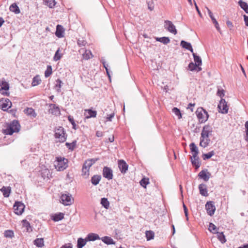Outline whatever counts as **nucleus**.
I'll list each match as a JSON object with an SVG mask.
<instances>
[{
	"mask_svg": "<svg viewBox=\"0 0 248 248\" xmlns=\"http://www.w3.org/2000/svg\"><path fill=\"white\" fill-rule=\"evenodd\" d=\"M20 129V125L16 120H14L7 124V128L3 130L6 135H12L15 132H18Z\"/></svg>",
	"mask_w": 248,
	"mask_h": 248,
	"instance_id": "1",
	"label": "nucleus"
},
{
	"mask_svg": "<svg viewBox=\"0 0 248 248\" xmlns=\"http://www.w3.org/2000/svg\"><path fill=\"white\" fill-rule=\"evenodd\" d=\"M54 132L56 142L63 143L66 140L67 135L64 128L62 126H59L58 127L55 128Z\"/></svg>",
	"mask_w": 248,
	"mask_h": 248,
	"instance_id": "2",
	"label": "nucleus"
},
{
	"mask_svg": "<svg viewBox=\"0 0 248 248\" xmlns=\"http://www.w3.org/2000/svg\"><path fill=\"white\" fill-rule=\"evenodd\" d=\"M67 163V159L64 157H58L55 164V168L59 171L63 170L68 167Z\"/></svg>",
	"mask_w": 248,
	"mask_h": 248,
	"instance_id": "3",
	"label": "nucleus"
},
{
	"mask_svg": "<svg viewBox=\"0 0 248 248\" xmlns=\"http://www.w3.org/2000/svg\"><path fill=\"white\" fill-rule=\"evenodd\" d=\"M196 113L200 123H203L207 120L209 115L205 109L202 108H199L197 109Z\"/></svg>",
	"mask_w": 248,
	"mask_h": 248,
	"instance_id": "4",
	"label": "nucleus"
},
{
	"mask_svg": "<svg viewBox=\"0 0 248 248\" xmlns=\"http://www.w3.org/2000/svg\"><path fill=\"white\" fill-rule=\"evenodd\" d=\"M74 198L72 195L67 193L62 194L61 197V202L64 205H70L74 202Z\"/></svg>",
	"mask_w": 248,
	"mask_h": 248,
	"instance_id": "5",
	"label": "nucleus"
},
{
	"mask_svg": "<svg viewBox=\"0 0 248 248\" xmlns=\"http://www.w3.org/2000/svg\"><path fill=\"white\" fill-rule=\"evenodd\" d=\"M93 163L92 160H87L84 163L82 169V176L85 179L88 178L89 176V170L92 166Z\"/></svg>",
	"mask_w": 248,
	"mask_h": 248,
	"instance_id": "6",
	"label": "nucleus"
},
{
	"mask_svg": "<svg viewBox=\"0 0 248 248\" xmlns=\"http://www.w3.org/2000/svg\"><path fill=\"white\" fill-rule=\"evenodd\" d=\"M218 112L222 114H226L228 112V106L225 99L221 98L218 105Z\"/></svg>",
	"mask_w": 248,
	"mask_h": 248,
	"instance_id": "7",
	"label": "nucleus"
},
{
	"mask_svg": "<svg viewBox=\"0 0 248 248\" xmlns=\"http://www.w3.org/2000/svg\"><path fill=\"white\" fill-rule=\"evenodd\" d=\"M164 28L170 33L176 34L177 33L175 26L172 22L170 20H165L164 22Z\"/></svg>",
	"mask_w": 248,
	"mask_h": 248,
	"instance_id": "8",
	"label": "nucleus"
},
{
	"mask_svg": "<svg viewBox=\"0 0 248 248\" xmlns=\"http://www.w3.org/2000/svg\"><path fill=\"white\" fill-rule=\"evenodd\" d=\"M25 205L19 202H16L14 205V209L16 214L21 215L24 212Z\"/></svg>",
	"mask_w": 248,
	"mask_h": 248,
	"instance_id": "9",
	"label": "nucleus"
},
{
	"mask_svg": "<svg viewBox=\"0 0 248 248\" xmlns=\"http://www.w3.org/2000/svg\"><path fill=\"white\" fill-rule=\"evenodd\" d=\"M205 208L208 215L212 216L214 214L216 207L213 202H207L205 204Z\"/></svg>",
	"mask_w": 248,
	"mask_h": 248,
	"instance_id": "10",
	"label": "nucleus"
},
{
	"mask_svg": "<svg viewBox=\"0 0 248 248\" xmlns=\"http://www.w3.org/2000/svg\"><path fill=\"white\" fill-rule=\"evenodd\" d=\"M103 176L108 180H111L113 178L112 170L109 167H104L103 170Z\"/></svg>",
	"mask_w": 248,
	"mask_h": 248,
	"instance_id": "11",
	"label": "nucleus"
},
{
	"mask_svg": "<svg viewBox=\"0 0 248 248\" xmlns=\"http://www.w3.org/2000/svg\"><path fill=\"white\" fill-rule=\"evenodd\" d=\"M212 132V127L209 125H206L203 127L201 133V137L202 138H208Z\"/></svg>",
	"mask_w": 248,
	"mask_h": 248,
	"instance_id": "12",
	"label": "nucleus"
},
{
	"mask_svg": "<svg viewBox=\"0 0 248 248\" xmlns=\"http://www.w3.org/2000/svg\"><path fill=\"white\" fill-rule=\"evenodd\" d=\"M205 8L207 9L208 15H209L210 17L211 18L213 24H214L216 29L218 31H220V29L219 28V24H218L217 21V20L214 17L213 13H212V12L210 11V10L207 7H206Z\"/></svg>",
	"mask_w": 248,
	"mask_h": 248,
	"instance_id": "13",
	"label": "nucleus"
},
{
	"mask_svg": "<svg viewBox=\"0 0 248 248\" xmlns=\"http://www.w3.org/2000/svg\"><path fill=\"white\" fill-rule=\"evenodd\" d=\"M199 177L205 181H207L210 178L211 173L207 172V170H202L198 174Z\"/></svg>",
	"mask_w": 248,
	"mask_h": 248,
	"instance_id": "14",
	"label": "nucleus"
},
{
	"mask_svg": "<svg viewBox=\"0 0 248 248\" xmlns=\"http://www.w3.org/2000/svg\"><path fill=\"white\" fill-rule=\"evenodd\" d=\"M118 166L122 173H125L128 169V165L123 160H120L118 162Z\"/></svg>",
	"mask_w": 248,
	"mask_h": 248,
	"instance_id": "15",
	"label": "nucleus"
},
{
	"mask_svg": "<svg viewBox=\"0 0 248 248\" xmlns=\"http://www.w3.org/2000/svg\"><path fill=\"white\" fill-rule=\"evenodd\" d=\"M84 116L85 118L89 119L90 118H94L96 116L97 112L95 110H93L91 109H85Z\"/></svg>",
	"mask_w": 248,
	"mask_h": 248,
	"instance_id": "16",
	"label": "nucleus"
},
{
	"mask_svg": "<svg viewBox=\"0 0 248 248\" xmlns=\"http://www.w3.org/2000/svg\"><path fill=\"white\" fill-rule=\"evenodd\" d=\"M199 189L200 194L203 196L207 197L208 196L207 186L205 184H202L199 186Z\"/></svg>",
	"mask_w": 248,
	"mask_h": 248,
	"instance_id": "17",
	"label": "nucleus"
},
{
	"mask_svg": "<svg viewBox=\"0 0 248 248\" xmlns=\"http://www.w3.org/2000/svg\"><path fill=\"white\" fill-rule=\"evenodd\" d=\"M1 108L3 110H6L11 108L12 103L9 99H5L4 102L0 101Z\"/></svg>",
	"mask_w": 248,
	"mask_h": 248,
	"instance_id": "18",
	"label": "nucleus"
},
{
	"mask_svg": "<svg viewBox=\"0 0 248 248\" xmlns=\"http://www.w3.org/2000/svg\"><path fill=\"white\" fill-rule=\"evenodd\" d=\"M50 108L49 112L55 115H58L60 114V110L58 107L55 104L50 105Z\"/></svg>",
	"mask_w": 248,
	"mask_h": 248,
	"instance_id": "19",
	"label": "nucleus"
},
{
	"mask_svg": "<svg viewBox=\"0 0 248 248\" xmlns=\"http://www.w3.org/2000/svg\"><path fill=\"white\" fill-rule=\"evenodd\" d=\"M210 142V140L209 137L202 138L201 137L200 145L203 148H206L209 145Z\"/></svg>",
	"mask_w": 248,
	"mask_h": 248,
	"instance_id": "20",
	"label": "nucleus"
},
{
	"mask_svg": "<svg viewBox=\"0 0 248 248\" xmlns=\"http://www.w3.org/2000/svg\"><path fill=\"white\" fill-rule=\"evenodd\" d=\"M192 165L196 167V169H198L200 167L201 165V163L199 162V157L198 155H195V157H194V155H192L190 157Z\"/></svg>",
	"mask_w": 248,
	"mask_h": 248,
	"instance_id": "21",
	"label": "nucleus"
},
{
	"mask_svg": "<svg viewBox=\"0 0 248 248\" xmlns=\"http://www.w3.org/2000/svg\"><path fill=\"white\" fill-rule=\"evenodd\" d=\"M86 238L87 241H95L100 239L99 236L97 234L94 233H89Z\"/></svg>",
	"mask_w": 248,
	"mask_h": 248,
	"instance_id": "22",
	"label": "nucleus"
},
{
	"mask_svg": "<svg viewBox=\"0 0 248 248\" xmlns=\"http://www.w3.org/2000/svg\"><path fill=\"white\" fill-rule=\"evenodd\" d=\"M190 149L192 153V155H194V157H195V155H198L199 150L198 147L196 146L194 143H190Z\"/></svg>",
	"mask_w": 248,
	"mask_h": 248,
	"instance_id": "23",
	"label": "nucleus"
},
{
	"mask_svg": "<svg viewBox=\"0 0 248 248\" xmlns=\"http://www.w3.org/2000/svg\"><path fill=\"white\" fill-rule=\"evenodd\" d=\"M0 190L2 192L4 197L7 198L8 197L10 194L11 188L10 186H3Z\"/></svg>",
	"mask_w": 248,
	"mask_h": 248,
	"instance_id": "24",
	"label": "nucleus"
},
{
	"mask_svg": "<svg viewBox=\"0 0 248 248\" xmlns=\"http://www.w3.org/2000/svg\"><path fill=\"white\" fill-rule=\"evenodd\" d=\"M181 46L183 48H185L190 51L191 52H193V49L192 48V46L190 43L187 42L185 41L182 40L181 42Z\"/></svg>",
	"mask_w": 248,
	"mask_h": 248,
	"instance_id": "25",
	"label": "nucleus"
},
{
	"mask_svg": "<svg viewBox=\"0 0 248 248\" xmlns=\"http://www.w3.org/2000/svg\"><path fill=\"white\" fill-rule=\"evenodd\" d=\"M101 179V176L100 175H93L91 180V183L93 185L96 186L98 184Z\"/></svg>",
	"mask_w": 248,
	"mask_h": 248,
	"instance_id": "26",
	"label": "nucleus"
},
{
	"mask_svg": "<svg viewBox=\"0 0 248 248\" xmlns=\"http://www.w3.org/2000/svg\"><path fill=\"white\" fill-rule=\"evenodd\" d=\"M63 29L62 26L58 25L56 27V31L55 32L56 35L59 37L61 38L63 36Z\"/></svg>",
	"mask_w": 248,
	"mask_h": 248,
	"instance_id": "27",
	"label": "nucleus"
},
{
	"mask_svg": "<svg viewBox=\"0 0 248 248\" xmlns=\"http://www.w3.org/2000/svg\"><path fill=\"white\" fill-rule=\"evenodd\" d=\"M87 240L86 238L83 239L82 238H79L77 241V248H82L87 243Z\"/></svg>",
	"mask_w": 248,
	"mask_h": 248,
	"instance_id": "28",
	"label": "nucleus"
},
{
	"mask_svg": "<svg viewBox=\"0 0 248 248\" xmlns=\"http://www.w3.org/2000/svg\"><path fill=\"white\" fill-rule=\"evenodd\" d=\"M156 41L160 42L164 45H167L170 42V39L168 37H156Z\"/></svg>",
	"mask_w": 248,
	"mask_h": 248,
	"instance_id": "29",
	"label": "nucleus"
},
{
	"mask_svg": "<svg viewBox=\"0 0 248 248\" xmlns=\"http://www.w3.org/2000/svg\"><path fill=\"white\" fill-rule=\"evenodd\" d=\"M102 241L105 244L107 245H110V244H115V243L113 241V240L110 237L108 236H104L101 238Z\"/></svg>",
	"mask_w": 248,
	"mask_h": 248,
	"instance_id": "30",
	"label": "nucleus"
},
{
	"mask_svg": "<svg viewBox=\"0 0 248 248\" xmlns=\"http://www.w3.org/2000/svg\"><path fill=\"white\" fill-rule=\"evenodd\" d=\"M188 68L190 71L197 70L198 72L202 70V68L198 66L196 64L193 62H190L188 64Z\"/></svg>",
	"mask_w": 248,
	"mask_h": 248,
	"instance_id": "31",
	"label": "nucleus"
},
{
	"mask_svg": "<svg viewBox=\"0 0 248 248\" xmlns=\"http://www.w3.org/2000/svg\"><path fill=\"white\" fill-rule=\"evenodd\" d=\"M238 4L247 14H248V4L246 2L240 0Z\"/></svg>",
	"mask_w": 248,
	"mask_h": 248,
	"instance_id": "32",
	"label": "nucleus"
},
{
	"mask_svg": "<svg viewBox=\"0 0 248 248\" xmlns=\"http://www.w3.org/2000/svg\"><path fill=\"white\" fill-rule=\"evenodd\" d=\"M83 58L86 60L90 59L93 57V55L90 50L86 49L82 54Z\"/></svg>",
	"mask_w": 248,
	"mask_h": 248,
	"instance_id": "33",
	"label": "nucleus"
},
{
	"mask_svg": "<svg viewBox=\"0 0 248 248\" xmlns=\"http://www.w3.org/2000/svg\"><path fill=\"white\" fill-rule=\"evenodd\" d=\"M9 9L11 12H14L16 14L20 13V9L16 3H13L10 6Z\"/></svg>",
	"mask_w": 248,
	"mask_h": 248,
	"instance_id": "34",
	"label": "nucleus"
},
{
	"mask_svg": "<svg viewBox=\"0 0 248 248\" xmlns=\"http://www.w3.org/2000/svg\"><path fill=\"white\" fill-rule=\"evenodd\" d=\"M192 53L193 56L195 63L200 67V66L202 64V61L201 57L197 55L193 52Z\"/></svg>",
	"mask_w": 248,
	"mask_h": 248,
	"instance_id": "35",
	"label": "nucleus"
},
{
	"mask_svg": "<svg viewBox=\"0 0 248 248\" xmlns=\"http://www.w3.org/2000/svg\"><path fill=\"white\" fill-rule=\"evenodd\" d=\"M64 218V214L62 213L55 214L52 217V219L54 221H58Z\"/></svg>",
	"mask_w": 248,
	"mask_h": 248,
	"instance_id": "36",
	"label": "nucleus"
},
{
	"mask_svg": "<svg viewBox=\"0 0 248 248\" xmlns=\"http://www.w3.org/2000/svg\"><path fill=\"white\" fill-rule=\"evenodd\" d=\"M41 80L39 76L36 75L33 78L31 85L32 86H37L41 83Z\"/></svg>",
	"mask_w": 248,
	"mask_h": 248,
	"instance_id": "37",
	"label": "nucleus"
},
{
	"mask_svg": "<svg viewBox=\"0 0 248 248\" xmlns=\"http://www.w3.org/2000/svg\"><path fill=\"white\" fill-rule=\"evenodd\" d=\"M77 144V141L74 140L72 143L66 142L65 145L68 148L69 150L73 151L76 148Z\"/></svg>",
	"mask_w": 248,
	"mask_h": 248,
	"instance_id": "38",
	"label": "nucleus"
},
{
	"mask_svg": "<svg viewBox=\"0 0 248 248\" xmlns=\"http://www.w3.org/2000/svg\"><path fill=\"white\" fill-rule=\"evenodd\" d=\"M217 238L220 241V242L222 244L225 243L226 241V240L225 235L223 234V233L222 232H217Z\"/></svg>",
	"mask_w": 248,
	"mask_h": 248,
	"instance_id": "39",
	"label": "nucleus"
},
{
	"mask_svg": "<svg viewBox=\"0 0 248 248\" xmlns=\"http://www.w3.org/2000/svg\"><path fill=\"white\" fill-rule=\"evenodd\" d=\"M101 204L106 209H108L109 206V202L108 199L105 198H103L101 199Z\"/></svg>",
	"mask_w": 248,
	"mask_h": 248,
	"instance_id": "40",
	"label": "nucleus"
},
{
	"mask_svg": "<svg viewBox=\"0 0 248 248\" xmlns=\"http://www.w3.org/2000/svg\"><path fill=\"white\" fill-rule=\"evenodd\" d=\"M34 244L38 247H42L44 246L43 238H37L34 241Z\"/></svg>",
	"mask_w": 248,
	"mask_h": 248,
	"instance_id": "41",
	"label": "nucleus"
},
{
	"mask_svg": "<svg viewBox=\"0 0 248 248\" xmlns=\"http://www.w3.org/2000/svg\"><path fill=\"white\" fill-rule=\"evenodd\" d=\"M60 48H58V49L55 52V54L53 57V60L54 61H58L62 58V54L60 53Z\"/></svg>",
	"mask_w": 248,
	"mask_h": 248,
	"instance_id": "42",
	"label": "nucleus"
},
{
	"mask_svg": "<svg viewBox=\"0 0 248 248\" xmlns=\"http://www.w3.org/2000/svg\"><path fill=\"white\" fill-rule=\"evenodd\" d=\"M146 237L147 240H150L154 238L155 233L152 231H147L145 232Z\"/></svg>",
	"mask_w": 248,
	"mask_h": 248,
	"instance_id": "43",
	"label": "nucleus"
},
{
	"mask_svg": "<svg viewBox=\"0 0 248 248\" xmlns=\"http://www.w3.org/2000/svg\"><path fill=\"white\" fill-rule=\"evenodd\" d=\"M26 113L33 117H35L36 116V114L34 111V110L32 108H28L26 109Z\"/></svg>",
	"mask_w": 248,
	"mask_h": 248,
	"instance_id": "44",
	"label": "nucleus"
},
{
	"mask_svg": "<svg viewBox=\"0 0 248 248\" xmlns=\"http://www.w3.org/2000/svg\"><path fill=\"white\" fill-rule=\"evenodd\" d=\"M45 2L46 4L51 8H53L56 4L55 0H45Z\"/></svg>",
	"mask_w": 248,
	"mask_h": 248,
	"instance_id": "45",
	"label": "nucleus"
},
{
	"mask_svg": "<svg viewBox=\"0 0 248 248\" xmlns=\"http://www.w3.org/2000/svg\"><path fill=\"white\" fill-rule=\"evenodd\" d=\"M52 73V67L50 65H47V68L45 72V76L46 78L49 77Z\"/></svg>",
	"mask_w": 248,
	"mask_h": 248,
	"instance_id": "46",
	"label": "nucleus"
},
{
	"mask_svg": "<svg viewBox=\"0 0 248 248\" xmlns=\"http://www.w3.org/2000/svg\"><path fill=\"white\" fill-rule=\"evenodd\" d=\"M172 112L178 117V119L182 118V114L179 109L177 108H174L172 109Z\"/></svg>",
	"mask_w": 248,
	"mask_h": 248,
	"instance_id": "47",
	"label": "nucleus"
},
{
	"mask_svg": "<svg viewBox=\"0 0 248 248\" xmlns=\"http://www.w3.org/2000/svg\"><path fill=\"white\" fill-rule=\"evenodd\" d=\"M215 155V153L213 151H212L207 154L203 155V159L206 160L210 158L212 156Z\"/></svg>",
	"mask_w": 248,
	"mask_h": 248,
	"instance_id": "48",
	"label": "nucleus"
},
{
	"mask_svg": "<svg viewBox=\"0 0 248 248\" xmlns=\"http://www.w3.org/2000/svg\"><path fill=\"white\" fill-rule=\"evenodd\" d=\"M56 84H55V88H58L59 89L57 90L58 92H61V88L62 87V80L60 79H58L56 80Z\"/></svg>",
	"mask_w": 248,
	"mask_h": 248,
	"instance_id": "49",
	"label": "nucleus"
},
{
	"mask_svg": "<svg viewBox=\"0 0 248 248\" xmlns=\"http://www.w3.org/2000/svg\"><path fill=\"white\" fill-rule=\"evenodd\" d=\"M148 184H149V179H148L143 178L140 181V185L145 188L146 187L147 185Z\"/></svg>",
	"mask_w": 248,
	"mask_h": 248,
	"instance_id": "50",
	"label": "nucleus"
},
{
	"mask_svg": "<svg viewBox=\"0 0 248 248\" xmlns=\"http://www.w3.org/2000/svg\"><path fill=\"white\" fill-rule=\"evenodd\" d=\"M68 120L70 122V123L72 124V126H73V128L74 129H76L77 128H76V124L75 122V121L74 120V119L72 117H71L70 116H69L68 117Z\"/></svg>",
	"mask_w": 248,
	"mask_h": 248,
	"instance_id": "51",
	"label": "nucleus"
},
{
	"mask_svg": "<svg viewBox=\"0 0 248 248\" xmlns=\"http://www.w3.org/2000/svg\"><path fill=\"white\" fill-rule=\"evenodd\" d=\"M217 229L216 226L213 224L212 223H210L209 224V230L214 233L213 231H216Z\"/></svg>",
	"mask_w": 248,
	"mask_h": 248,
	"instance_id": "52",
	"label": "nucleus"
},
{
	"mask_svg": "<svg viewBox=\"0 0 248 248\" xmlns=\"http://www.w3.org/2000/svg\"><path fill=\"white\" fill-rule=\"evenodd\" d=\"M101 62H102V64H103L104 67L105 68V69L106 70V72L107 73V75H108V76L109 77H110V75H109V74L108 70V65L106 63L105 61L104 60H101Z\"/></svg>",
	"mask_w": 248,
	"mask_h": 248,
	"instance_id": "53",
	"label": "nucleus"
},
{
	"mask_svg": "<svg viewBox=\"0 0 248 248\" xmlns=\"http://www.w3.org/2000/svg\"><path fill=\"white\" fill-rule=\"evenodd\" d=\"M23 225L27 228V231H28L29 228H31L30 223L27 221L26 220H23Z\"/></svg>",
	"mask_w": 248,
	"mask_h": 248,
	"instance_id": "54",
	"label": "nucleus"
},
{
	"mask_svg": "<svg viewBox=\"0 0 248 248\" xmlns=\"http://www.w3.org/2000/svg\"><path fill=\"white\" fill-rule=\"evenodd\" d=\"M87 44V42L84 40H78V44L79 46H85Z\"/></svg>",
	"mask_w": 248,
	"mask_h": 248,
	"instance_id": "55",
	"label": "nucleus"
},
{
	"mask_svg": "<svg viewBox=\"0 0 248 248\" xmlns=\"http://www.w3.org/2000/svg\"><path fill=\"white\" fill-rule=\"evenodd\" d=\"M13 235V232L11 231H7L5 232V236L6 237H12Z\"/></svg>",
	"mask_w": 248,
	"mask_h": 248,
	"instance_id": "56",
	"label": "nucleus"
},
{
	"mask_svg": "<svg viewBox=\"0 0 248 248\" xmlns=\"http://www.w3.org/2000/svg\"><path fill=\"white\" fill-rule=\"evenodd\" d=\"M217 95L222 98L223 96H224V90L218 89L217 92Z\"/></svg>",
	"mask_w": 248,
	"mask_h": 248,
	"instance_id": "57",
	"label": "nucleus"
},
{
	"mask_svg": "<svg viewBox=\"0 0 248 248\" xmlns=\"http://www.w3.org/2000/svg\"><path fill=\"white\" fill-rule=\"evenodd\" d=\"M194 5H195V6L196 10V11H197V12L198 13V15H199V16L201 17H202V14L201 12H200L198 7V6L197 5L196 2L195 1H194Z\"/></svg>",
	"mask_w": 248,
	"mask_h": 248,
	"instance_id": "58",
	"label": "nucleus"
},
{
	"mask_svg": "<svg viewBox=\"0 0 248 248\" xmlns=\"http://www.w3.org/2000/svg\"><path fill=\"white\" fill-rule=\"evenodd\" d=\"M114 113H113L110 114L109 115H108L107 119L108 121H111L112 119L114 117Z\"/></svg>",
	"mask_w": 248,
	"mask_h": 248,
	"instance_id": "59",
	"label": "nucleus"
},
{
	"mask_svg": "<svg viewBox=\"0 0 248 248\" xmlns=\"http://www.w3.org/2000/svg\"><path fill=\"white\" fill-rule=\"evenodd\" d=\"M244 19L246 25L248 27V16L244 15Z\"/></svg>",
	"mask_w": 248,
	"mask_h": 248,
	"instance_id": "60",
	"label": "nucleus"
},
{
	"mask_svg": "<svg viewBox=\"0 0 248 248\" xmlns=\"http://www.w3.org/2000/svg\"><path fill=\"white\" fill-rule=\"evenodd\" d=\"M148 9L150 11H152L154 9V5L152 3H148Z\"/></svg>",
	"mask_w": 248,
	"mask_h": 248,
	"instance_id": "61",
	"label": "nucleus"
},
{
	"mask_svg": "<svg viewBox=\"0 0 248 248\" xmlns=\"http://www.w3.org/2000/svg\"><path fill=\"white\" fill-rule=\"evenodd\" d=\"M96 136L98 137H101L103 136V133L101 131H97L96 132Z\"/></svg>",
	"mask_w": 248,
	"mask_h": 248,
	"instance_id": "62",
	"label": "nucleus"
},
{
	"mask_svg": "<svg viewBox=\"0 0 248 248\" xmlns=\"http://www.w3.org/2000/svg\"><path fill=\"white\" fill-rule=\"evenodd\" d=\"M226 24L229 27H232L233 26L232 23L230 21H227Z\"/></svg>",
	"mask_w": 248,
	"mask_h": 248,
	"instance_id": "63",
	"label": "nucleus"
},
{
	"mask_svg": "<svg viewBox=\"0 0 248 248\" xmlns=\"http://www.w3.org/2000/svg\"><path fill=\"white\" fill-rule=\"evenodd\" d=\"M61 248H72V247L71 246V244H69L68 246L65 245L62 246Z\"/></svg>",
	"mask_w": 248,
	"mask_h": 248,
	"instance_id": "64",
	"label": "nucleus"
}]
</instances>
